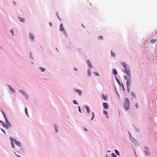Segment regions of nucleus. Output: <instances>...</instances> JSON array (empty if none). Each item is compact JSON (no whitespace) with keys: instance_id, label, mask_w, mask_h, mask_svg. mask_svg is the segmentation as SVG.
Here are the masks:
<instances>
[{"instance_id":"1","label":"nucleus","mask_w":157,"mask_h":157,"mask_svg":"<svg viewBox=\"0 0 157 157\" xmlns=\"http://www.w3.org/2000/svg\"><path fill=\"white\" fill-rule=\"evenodd\" d=\"M121 63L123 66L125 72L126 74L127 75L130 76V74H131V72L129 67L128 66L126 63L124 62Z\"/></svg>"},{"instance_id":"2","label":"nucleus","mask_w":157,"mask_h":157,"mask_svg":"<svg viewBox=\"0 0 157 157\" xmlns=\"http://www.w3.org/2000/svg\"><path fill=\"white\" fill-rule=\"evenodd\" d=\"M127 75V77L126 75H124V77L125 80H127L126 81L127 86H130L132 82L131 79V74H130V76L129 75Z\"/></svg>"},{"instance_id":"3","label":"nucleus","mask_w":157,"mask_h":157,"mask_svg":"<svg viewBox=\"0 0 157 157\" xmlns=\"http://www.w3.org/2000/svg\"><path fill=\"white\" fill-rule=\"evenodd\" d=\"M124 109L126 110H128L129 109L130 103L129 100L127 98H126L124 100Z\"/></svg>"},{"instance_id":"4","label":"nucleus","mask_w":157,"mask_h":157,"mask_svg":"<svg viewBox=\"0 0 157 157\" xmlns=\"http://www.w3.org/2000/svg\"><path fill=\"white\" fill-rule=\"evenodd\" d=\"M10 140L11 141V144L12 147L13 148L14 147V144L13 141H14L16 145H17L19 147H21V143L17 141L16 140H15V139H13L12 137H10Z\"/></svg>"},{"instance_id":"5","label":"nucleus","mask_w":157,"mask_h":157,"mask_svg":"<svg viewBox=\"0 0 157 157\" xmlns=\"http://www.w3.org/2000/svg\"><path fill=\"white\" fill-rule=\"evenodd\" d=\"M19 92L25 97L26 99L27 100L29 96L26 94L25 92L22 90H20Z\"/></svg>"},{"instance_id":"6","label":"nucleus","mask_w":157,"mask_h":157,"mask_svg":"<svg viewBox=\"0 0 157 157\" xmlns=\"http://www.w3.org/2000/svg\"><path fill=\"white\" fill-rule=\"evenodd\" d=\"M6 124L3 123V126L6 128L8 129L9 128V121L7 120V121H6Z\"/></svg>"},{"instance_id":"7","label":"nucleus","mask_w":157,"mask_h":157,"mask_svg":"<svg viewBox=\"0 0 157 157\" xmlns=\"http://www.w3.org/2000/svg\"><path fill=\"white\" fill-rule=\"evenodd\" d=\"M103 106L105 109H107L108 108L109 105L107 103L104 102L103 103Z\"/></svg>"},{"instance_id":"8","label":"nucleus","mask_w":157,"mask_h":157,"mask_svg":"<svg viewBox=\"0 0 157 157\" xmlns=\"http://www.w3.org/2000/svg\"><path fill=\"white\" fill-rule=\"evenodd\" d=\"M75 90L77 92H78V94H79L80 95H81L82 94V92H81V91L79 90H78V89H75Z\"/></svg>"},{"instance_id":"9","label":"nucleus","mask_w":157,"mask_h":157,"mask_svg":"<svg viewBox=\"0 0 157 157\" xmlns=\"http://www.w3.org/2000/svg\"><path fill=\"white\" fill-rule=\"evenodd\" d=\"M87 63L88 64V65L90 68H92V65L91 64V62L89 60H87Z\"/></svg>"},{"instance_id":"10","label":"nucleus","mask_w":157,"mask_h":157,"mask_svg":"<svg viewBox=\"0 0 157 157\" xmlns=\"http://www.w3.org/2000/svg\"><path fill=\"white\" fill-rule=\"evenodd\" d=\"M35 36H33V34L32 33L30 34V38L32 39V40L34 41Z\"/></svg>"},{"instance_id":"11","label":"nucleus","mask_w":157,"mask_h":157,"mask_svg":"<svg viewBox=\"0 0 157 157\" xmlns=\"http://www.w3.org/2000/svg\"><path fill=\"white\" fill-rule=\"evenodd\" d=\"M59 30L61 31H64V28L63 27V25L61 24L60 25Z\"/></svg>"},{"instance_id":"12","label":"nucleus","mask_w":157,"mask_h":157,"mask_svg":"<svg viewBox=\"0 0 157 157\" xmlns=\"http://www.w3.org/2000/svg\"><path fill=\"white\" fill-rule=\"evenodd\" d=\"M18 17L20 21L21 22L24 23L25 22V20L24 18H21L19 17Z\"/></svg>"},{"instance_id":"13","label":"nucleus","mask_w":157,"mask_h":157,"mask_svg":"<svg viewBox=\"0 0 157 157\" xmlns=\"http://www.w3.org/2000/svg\"><path fill=\"white\" fill-rule=\"evenodd\" d=\"M1 111L6 121H7V117L5 113L2 110H1Z\"/></svg>"},{"instance_id":"14","label":"nucleus","mask_w":157,"mask_h":157,"mask_svg":"<svg viewBox=\"0 0 157 157\" xmlns=\"http://www.w3.org/2000/svg\"><path fill=\"white\" fill-rule=\"evenodd\" d=\"M157 41V39H152L151 40V42L152 44H154Z\"/></svg>"},{"instance_id":"15","label":"nucleus","mask_w":157,"mask_h":157,"mask_svg":"<svg viewBox=\"0 0 157 157\" xmlns=\"http://www.w3.org/2000/svg\"><path fill=\"white\" fill-rule=\"evenodd\" d=\"M113 75H115L117 74V71L115 69H113Z\"/></svg>"},{"instance_id":"16","label":"nucleus","mask_w":157,"mask_h":157,"mask_svg":"<svg viewBox=\"0 0 157 157\" xmlns=\"http://www.w3.org/2000/svg\"><path fill=\"white\" fill-rule=\"evenodd\" d=\"M39 68L42 72H44L45 70V69L44 68V67H39Z\"/></svg>"},{"instance_id":"17","label":"nucleus","mask_w":157,"mask_h":157,"mask_svg":"<svg viewBox=\"0 0 157 157\" xmlns=\"http://www.w3.org/2000/svg\"><path fill=\"white\" fill-rule=\"evenodd\" d=\"M102 98H103L104 100L107 101V98L105 95L103 94H102Z\"/></svg>"},{"instance_id":"18","label":"nucleus","mask_w":157,"mask_h":157,"mask_svg":"<svg viewBox=\"0 0 157 157\" xmlns=\"http://www.w3.org/2000/svg\"><path fill=\"white\" fill-rule=\"evenodd\" d=\"M131 95L132 96H133V97H134L135 98H136L135 93L134 92H133V91L131 92Z\"/></svg>"},{"instance_id":"19","label":"nucleus","mask_w":157,"mask_h":157,"mask_svg":"<svg viewBox=\"0 0 157 157\" xmlns=\"http://www.w3.org/2000/svg\"><path fill=\"white\" fill-rule=\"evenodd\" d=\"M86 108L87 113H89L90 112V110L89 107L86 105Z\"/></svg>"},{"instance_id":"20","label":"nucleus","mask_w":157,"mask_h":157,"mask_svg":"<svg viewBox=\"0 0 157 157\" xmlns=\"http://www.w3.org/2000/svg\"><path fill=\"white\" fill-rule=\"evenodd\" d=\"M145 153L146 155H149L150 154V152L147 151H145Z\"/></svg>"},{"instance_id":"21","label":"nucleus","mask_w":157,"mask_h":157,"mask_svg":"<svg viewBox=\"0 0 157 157\" xmlns=\"http://www.w3.org/2000/svg\"><path fill=\"white\" fill-rule=\"evenodd\" d=\"M25 111L26 112V115L28 116V117H29L28 113V110L27 107H26L25 109Z\"/></svg>"},{"instance_id":"22","label":"nucleus","mask_w":157,"mask_h":157,"mask_svg":"<svg viewBox=\"0 0 157 157\" xmlns=\"http://www.w3.org/2000/svg\"><path fill=\"white\" fill-rule=\"evenodd\" d=\"M111 55L112 56H113L114 57H115V54L114 52H113L112 50L111 51Z\"/></svg>"},{"instance_id":"23","label":"nucleus","mask_w":157,"mask_h":157,"mask_svg":"<svg viewBox=\"0 0 157 157\" xmlns=\"http://www.w3.org/2000/svg\"><path fill=\"white\" fill-rule=\"evenodd\" d=\"M91 75V73L90 71V70L89 69L88 72V75L89 76H90Z\"/></svg>"},{"instance_id":"24","label":"nucleus","mask_w":157,"mask_h":157,"mask_svg":"<svg viewBox=\"0 0 157 157\" xmlns=\"http://www.w3.org/2000/svg\"><path fill=\"white\" fill-rule=\"evenodd\" d=\"M54 126H55V129L56 132H57L58 131V128L56 124H55Z\"/></svg>"},{"instance_id":"25","label":"nucleus","mask_w":157,"mask_h":157,"mask_svg":"<svg viewBox=\"0 0 157 157\" xmlns=\"http://www.w3.org/2000/svg\"><path fill=\"white\" fill-rule=\"evenodd\" d=\"M9 88H10V90L11 91H13V92H14V90L10 86H9Z\"/></svg>"},{"instance_id":"26","label":"nucleus","mask_w":157,"mask_h":157,"mask_svg":"<svg viewBox=\"0 0 157 157\" xmlns=\"http://www.w3.org/2000/svg\"><path fill=\"white\" fill-rule=\"evenodd\" d=\"M116 80L117 81V82H118V83L121 86V83L120 82L119 80L117 78H116Z\"/></svg>"},{"instance_id":"27","label":"nucleus","mask_w":157,"mask_h":157,"mask_svg":"<svg viewBox=\"0 0 157 157\" xmlns=\"http://www.w3.org/2000/svg\"><path fill=\"white\" fill-rule=\"evenodd\" d=\"M92 114H93V116H92V118L91 119V121L93 120L94 119V112H93Z\"/></svg>"},{"instance_id":"28","label":"nucleus","mask_w":157,"mask_h":157,"mask_svg":"<svg viewBox=\"0 0 157 157\" xmlns=\"http://www.w3.org/2000/svg\"><path fill=\"white\" fill-rule=\"evenodd\" d=\"M115 151L116 152V154L117 155H119V152L118 151H117L116 149H115Z\"/></svg>"},{"instance_id":"29","label":"nucleus","mask_w":157,"mask_h":157,"mask_svg":"<svg viewBox=\"0 0 157 157\" xmlns=\"http://www.w3.org/2000/svg\"><path fill=\"white\" fill-rule=\"evenodd\" d=\"M130 86H127V90L128 93H129L130 91Z\"/></svg>"},{"instance_id":"30","label":"nucleus","mask_w":157,"mask_h":157,"mask_svg":"<svg viewBox=\"0 0 157 157\" xmlns=\"http://www.w3.org/2000/svg\"><path fill=\"white\" fill-rule=\"evenodd\" d=\"M94 73L96 75L99 76L98 73L97 72H95Z\"/></svg>"},{"instance_id":"31","label":"nucleus","mask_w":157,"mask_h":157,"mask_svg":"<svg viewBox=\"0 0 157 157\" xmlns=\"http://www.w3.org/2000/svg\"><path fill=\"white\" fill-rule=\"evenodd\" d=\"M73 102L75 104H76V105H78V103H77V102L75 100H73Z\"/></svg>"},{"instance_id":"32","label":"nucleus","mask_w":157,"mask_h":157,"mask_svg":"<svg viewBox=\"0 0 157 157\" xmlns=\"http://www.w3.org/2000/svg\"><path fill=\"white\" fill-rule=\"evenodd\" d=\"M10 32L12 33V36H14V31L12 30H10Z\"/></svg>"},{"instance_id":"33","label":"nucleus","mask_w":157,"mask_h":157,"mask_svg":"<svg viewBox=\"0 0 157 157\" xmlns=\"http://www.w3.org/2000/svg\"><path fill=\"white\" fill-rule=\"evenodd\" d=\"M112 156L111 157H117L116 156L114 153H112Z\"/></svg>"},{"instance_id":"34","label":"nucleus","mask_w":157,"mask_h":157,"mask_svg":"<svg viewBox=\"0 0 157 157\" xmlns=\"http://www.w3.org/2000/svg\"><path fill=\"white\" fill-rule=\"evenodd\" d=\"M99 39H101V40H103V37L101 36H100L98 37Z\"/></svg>"},{"instance_id":"35","label":"nucleus","mask_w":157,"mask_h":157,"mask_svg":"<svg viewBox=\"0 0 157 157\" xmlns=\"http://www.w3.org/2000/svg\"><path fill=\"white\" fill-rule=\"evenodd\" d=\"M103 113L104 114H105V115H107L108 114L107 112L106 111H104L103 112Z\"/></svg>"},{"instance_id":"36","label":"nucleus","mask_w":157,"mask_h":157,"mask_svg":"<svg viewBox=\"0 0 157 157\" xmlns=\"http://www.w3.org/2000/svg\"><path fill=\"white\" fill-rule=\"evenodd\" d=\"M135 106L137 108H138V105L137 103H136L135 104Z\"/></svg>"},{"instance_id":"37","label":"nucleus","mask_w":157,"mask_h":157,"mask_svg":"<svg viewBox=\"0 0 157 157\" xmlns=\"http://www.w3.org/2000/svg\"><path fill=\"white\" fill-rule=\"evenodd\" d=\"M78 109H79V112L81 113L82 112H81V109H80V107L79 106H78Z\"/></svg>"},{"instance_id":"38","label":"nucleus","mask_w":157,"mask_h":157,"mask_svg":"<svg viewBox=\"0 0 157 157\" xmlns=\"http://www.w3.org/2000/svg\"><path fill=\"white\" fill-rule=\"evenodd\" d=\"M122 86L123 90L124 91H125V89H124V86H123V84L122 83Z\"/></svg>"},{"instance_id":"39","label":"nucleus","mask_w":157,"mask_h":157,"mask_svg":"<svg viewBox=\"0 0 157 157\" xmlns=\"http://www.w3.org/2000/svg\"><path fill=\"white\" fill-rule=\"evenodd\" d=\"M49 24L51 27L52 26V25L51 22H49Z\"/></svg>"},{"instance_id":"40","label":"nucleus","mask_w":157,"mask_h":157,"mask_svg":"<svg viewBox=\"0 0 157 157\" xmlns=\"http://www.w3.org/2000/svg\"><path fill=\"white\" fill-rule=\"evenodd\" d=\"M74 70L75 71H78L77 69L76 68H75Z\"/></svg>"},{"instance_id":"41","label":"nucleus","mask_w":157,"mask_h":157,"mask_svg":"<svg viewBox=\"0 0 157 157\" xmlns=\"http://www.w3.org/2000/svg\"><path fill=\"white\" fill-rule=\"evenodd\" d=\"M0 122H1V123H2L3 125V123H4L2 121L0 120Z\"/></svg>"},{"instance_id":"42","label":"nucleus","mask_w":157,"mask_h":157,"mask_svg":"<svg viewBox=\"0 0 157 157\" xmlns=\"http://www.w3.org/2000/svg\"><path fill=\"white\" fill-rule=\"evenodd\" d=\"M2 131L5 134V131H4V130H3L2 129Z\"/></svg>"},{"instance_id":"43","label":"nucleus","mask_w":157,"mask_h":157,"mask_svg":"<svg viewBox=\"0 0 157 157\" xmlns=\"http://www.w3.org/2000/svg\"><path fill=\"white\" fill-rule=\"evenodd\" d=\"M57 16H58V17L59 19L61 21V19L59 17V16L58 15H57Z\"/></svg>"},{"instance_id":"44","label":"nucleus","mask_w":157,"mask_h":157,"mask_svg":"<svg viewBox=\"0 0 157 157\" xmlns=\"http://www.w3.org/2000/svg\"><path fill=\"white\" fill-rule=\"evenodd\" d=\"M84 130L86 131H87V130L85 128H84Z\"/></svg>"},{"instance_id":"45","label":"nucleus","mask_w":157,"mask_h":157,"mask_svg":"<svg viewBox=\"0 0 157 157\" xmlns=\"http://www.w3.org/2000/svg\"><path fill=\"white\" fill-rule=\"evenodd\" d=\"M133 142L134 143H135V142H137V141L135 140H134V141H133Z\"/></svg>"},{"instance_id":"46","label":"nucleus","mask_w":157,"mask_h":157,"mask_svg":"<svg viewBox=\"0 0 157 157\" xmlns=\"http://www.w3.org/2000/svg\"><path fill=\"white\" fill-rule=\"evenodd\" d=\"M82 25L83 27L85 28V26L83 25V24H82Z\"/></svg>"},{"instance_id":"47","label":"nucleus","mask_w":157,"mask_h":157,"mask_svg":"<svg viewBox=\"0 0 157 157\" xmlns=\"http://www.w3.org/2000/svg\"><path fill=\"white\" fill-rule=\"evenodd\" d=\"M105 157H108V155H107Z\"/></svg>"},{"instance_id":"48","label":"nucleus","mask_w":157,"mask_h":157,"mask_svg":"<svg viewBox=\"0 0 157 157\" xmlns=\"http://www.w3.org/2000/svg\"><path fill=\"white\" fill-rule=\"evenodd\" d=\"M108 116H107V118H108Z\"/></svg>"},{"instance_id":"49","label":"nucleus","mask_w":157,"mask_h":157,"mask_svg":"<svg viewBox=\"0 0 157 157\" xmlns=\"http://www.w3.org/2000/svg\"><path fill=\"white\" fill-rule=\"evenodd\" d=\"M156 33H157V32H156Z\"/></svg>"}]
</instances>
